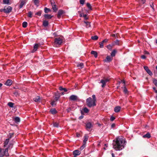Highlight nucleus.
I'll return each mask as SVG.
<instances>
[{"mask_svg": "<svg viewBox=\"0 0 157 157\" xmlns=\"http://www.w3.org/2000/svg\"><path fill=\"white\" fill-rule=\"evenodd\" d=\"M125 141L122 137L116 138L115 142L113 144V148L116 151H120L123 149L124 147Z\"/></svg>", "mask_w": 157, "mask_h": 157, "instance_id": "f257e3e1", "label": "nucleus"}, {"mask_svg": "<svg viewBox=\"0 0 157 157\" xmlns=\"http://www.w3.org/2000/svg\"><path fill=\"white\" fill-rule=\"evenodd\" d=\"M63 41V36L55 38L53 44L54 46L59 47L61 45Z\"/></svg>", "mask_w": 157, "mask_h": 157, "instance_id": "f03ea898", "label": "nucleus"}, {"mask_svg": "<svg viewBox=\"0 0 157 157\" xmlns=\"http://www.w3.org/2000/svg\"><path fill=\"white\" fill-rule=\"evenodd\" d=\"M86 104L90 108L94 107L96 105V102L93 100L91 97H89L86 99Z\"/></svg>", "mask_w": 157, "mask_h": 157, "instance_id": "7ed1b4c3", "label": "nucleus"}, {"mask_svg": "<svg viewBox=\"0 0 157 157\" xmlns=\"http://www.w3.org/2000/svg\"><path fill=\"white\" fill-rule=\"evenodd\" d=\"M59 96H56L55 98L51 100V105L52 107H55L56 105L57 102L59 100Z\"/></svg>", "mask_w": 157, "mask_h": 157, "instance_id": "20e7f679", "label": "nucleus"}, {"mask_svg": "<svg viewBox=\"0 0 157 157\" xmlns=\"http://www.w3.org/2000/svg\"><path fill=\"white\" fill-rule=\"evenodd\" d=\"M51 4L52 6V9L54 12H56L58 9L57 7L55 1L53 0H51L50 1Z\"/></svg>", "mask_w": 157, "mask_h": 157, "instance_id": "39448f33", "label": "nucleus"}, {"mask_svg": "<svg viewBox=\"0 0 157 157\" xmlns=\"http://www.w3.org/2000/svg\"><path fill=\"white\" fill-rule=\"evenodd\" d=\"M12 7L9 6H5L4 7V13H10L12 10Z\"/></svg>", "mask_w": 157, "mask_h": 157, "instance_id": "423d86ee", "label": "nucleus"}, {"mask_svg": "<svg viewBox=\"0 0 157 157\" xmlns=\"http://www.w3.org/2000/svg\"><path fill=\"white\" fill-rule=\"evenodd\" d=\"M86 127L87 130L90 131L91 130V128L93 127V125L90 122H88L86 123Z\"/></svg>", "mask_w": 157, "mask_h": 157, "instance_id": "0eeeda50", "label": "nucleus"}, {"mask_svg": "<svg viewBox=\"0 0 157 157\" xmlns=\"http://www.w3.org/2000/svg\"><path fill=\"white\" fill-rule=\"evenodd\" d=\"M109 79H101V81L100 82L102 84L101 87H104L106 85V82L109 81Z\"/></svg>", "mask_w": 157, "mask_h": 157, "instance_id": "6e6552de", "label": "nucleus"}, {"mask_svg": "<svg viewBox=\"0 0 157 157\" xmlns=\"http://www.w3.org/2000/svg\"><path fill=\"white\" fill-rule=\"evenodd\" d=\"M70 100L71 101H75L78 100V97L75 95H71L69 97Z\"/></svg>", "mask_w": 157, "mask_h": 157, "instance_id": "1a4fd4ad", "label": "nucleus"}, {"mask_svg": "<svg viewBox=\"0 0 157 157\" xmlns=\"http://www.w3.org/2000/svg\"><path fill=\"white\" fill-rule=\"evenodd\" d=\"M144 68L146 71L147 73L150 75L151 76L153 75L151 71L149 69L148 67L147 66H144Z\"/></svg>", "mask_w": 157, "mask_h": 157, "instance_id": "9d476101", "label": "nucleus"}, {"mask_svg": "<svg viewBox=\"0 0 157 157\" xmlns=\"http://www.w3.org/2000/svg\"><path fill=\"white\" fill-rule=\"evenodd\" d=\"M113 59V58L111 56H107L105 60L104 61V62H109L111 61Z\"/></svg>", "mask_w": 157, "mask_h": 157, "instance_id": "9b49d317", "label": "nucleus"}, {"mask_svg": "<svg viewBox=\"0 0 157 157\" xmlns=\"http://www.w3.org/2000/svg\"><path fill=\"white\" fill-rule=\"evenodd\" d=\"M40 44H35L34 46V47H33L34 48H33V50H32V52H34L36 51L37 50L38 48L39 47H40Z\"/></svg>", "mask_w": 157, "mask_h": 157, "instance_id": "f8f14e48", "label": "nucleus"}, {"mask_svg": "<svg viewBox=\"0 0 157 157\" xmlns=\"http://www.w3.org/2000/svg\"><path fill=\"white\" fill-rule=\"evenodd\" d=\"M73 155L75 156L79 155L81 154V152L78 150H75L73 151Z\"/></svg>", "mask_w": 157, "mask_h": 157, "instance_id": "ddd939ff", "label": "nucleus"}, {"mask_svg": "<svg viewBox=\"0 0 157 157\" xmlns=\"http://www.w3.org/2000/svg\"><path fill=\"white\" fill-rule=\"evenodd\" d=\"M50 112L53 115H54L57 113V111L55 108H52L50 110Z\"/></svg>", "mask_w": 157, "mask_h": 157, "instance_id": "4468645a", "label": "nucleus"}, {"mask_svg": "<svg viewBox=\"0 0 157 157\" xmlns=\"http://www.w3.org/2000/svg\"><path fill=\"white\" fill-rule=\"evenodd\" d=\"M26 2L25 1H20V4L19 5L18 8L19 9L22 8L24 5H25Z\"/></svg>", "mask_w": 157, "mask_h": 157, "instance_id": "2eb2a0df", "label": "nucleus"}, {"mask_svg": "<svg viewBox=\"0 0 157 157\" xmlns=\"http://www.w3.org/2000/svg\"><path fill=\"white\" fill-rule=\"evenodd\" d=\"M64 13V11L63 10H59L58 12L57 17L58 18L61 17V15Z\"/></svg>", "mask_w": 157, "mask_h": 157, "instance_id": "dca6fc26", "label": "nucleus"}, {"mask_svg": "<svg viewBox=\"0 0 157 157\" xmlns=\"http://www.w3.org/2000/svg\"><path fill=\"white\" fill-rule=\"evenodd\" d=\"M12 83V80L9 79H8L5 83V84L8 86H11Z\"/></svg>", "mask_w": 157, "mask_h": 157, "instance_id": "f3484780", "label": "nucleus"}, {"mask_svg": "<svg viewBox=\"0 0 157 157\" xmlns=\"http://www.w3.org/2000/svg\"><path fill=\"white\" fill-rule=\"evenodd\" d=\"M121 107L119 106L115 107L114 109V111L116 113H118L121 110Z\"/></svg>", "mask_w": 157, "mask_h": 157, "instance_id": "a211bd4d", "label": "nucleus"}, {"mask_svg": "<svg viewBox=\"0 0 157 157\" xmlns=\"http://www.w3.org/2000/svg\"><path fill=\"white\" fill-rule=\"evenodd\" d=\"M34 101L36 102H40V96H37L35 98L33 99Z\"/></svg>", "mask_w": 157, "mask_h": 157, "instance_id": "6ab92c4d", "label": "nucleus"}, {"mask_svg": "<svg viewBox=\"0 0 157 157\" xmlns=\"http://www.w3.org/2000/svg\"><path fill=\"white\" fill-rule=\"evenodd\" d=\"M88 138H89V136L87 135H86V134L84 136V138L83 140V143H86V141L88 140Z\"/></svg>", "mask_w": 157, "mask_h": 157, "instance_id": "aec40b11", "label": "nucleus"}, {"mask_svg": "<svg viewBox=\"0 0 157 157\" xmlns=\"http://www.w3.org/2000/svg\"><path fill=\"white\" fill-rule=\"evenodd\" d=\"M49 23L48 21L46 20H44L43 22V25L44 27H46L48 25Z\"/></svg>", "mask_w": 157, "mask_h": 157, "instance_id": "412c9836", "label": "nucleus"}, {"mask_svg": "<svg viewBox=\"0 0 157 157\" xmlns=\"http://www.w3.org/2000/svg\"><path fill=\"white\" fill-rule=\"evenodd\" d=\"M10 141V139L9 138L6 139V140L4 142V147H5L8 144L9 142Z\"/></svg>", "mask_w": 157, "mask_h": 157, "instance_id": "4be33fe9", "label": "nucleus"}, {"mask_svg": "<svg viewBox=\"0 0 157 157\" xmlns=\"http://www.w3.org/2000/svg\"><path fill=\"white\" fill-rule=\"evenodd\" d=\"M13 120L16 123L19 122L20 121V119L18 117H15L13 119Z\"/></svg>", "mask_w": 157, "mask_h": 157, "instance_id": "5701e85b", "label": "nucleus"}, {"mask_svg": "<svg viewBox=\"0 0 157 157\" xmlns=\"http://www.w3.org/2000/svg\"><path fill=\"white\" fill-rule=\"evenodd\" d=\"M151 137V135L149 132H147L146 134L143 136V137L144 138H149Z\"/></svg>", "mask_w": 157, "mask_h": 157, "instance_id": "b1692460", "label": "nucleus"}, {"mask_svg": "<svg viewBox=\"0 0 157 157\" xmlns=\"http://www.w3.org/2000/svg\"><path fill=\"white\" fill-rule=\"evenodd\" d=\"M91 54L92 55H93L96 58L98 56V53L96 52L92 51L91 52Z\"/></svg>", "mask_w": 157, "mask_h": 157, "instance_id": "393cba45", "label": "nucleus"}, {"mask_svg": "<svg viewBox=\"0 0 157 157\" xmlns=\"http://www.w3.org/2000/svg\"><path fill=\"white\" fill-rule=\"evenodd\" d=\"M77 67L79 68H82L84 67V64L83 63H81L78 64Z\"/></svg>", "mask_w": 157, "mask_h": 157, "instance_id": "a878e982", "label": "nucleus"}, {"mask_svg": "<svg viewBox=\"0 0 157 157\" xmlns=\"http://www.w3.org/2000/svg\"><path fill=\"white\" fill-rule=\"evenodd\" d=\"M117 52V51L116 50H113L111 53V56L112 57H114L115 56Z\"/></svg>", "mask_w": 157, "mask_h": 157, "instance_id": "bb28decb", "label": "nucleus"}, {"mask_svg": "<svg viewBox=\"0 0 157 157\" xmlns=\"http://www.w3.org/2000/svg\"><path fill=\"white\" fill-rule=\"evenodd\" d=\"M8 148H7L5 149V151H4V155L6 156H8L9 155V154L8 152Z\"/></svg>", "mask_w": 157, "mask_h": 157, "instance_id": "cd10ccee", "label": "nucleus"}, {"mask_svg": "<svg viewBox=\"0 0 157 157\" xmlns=\"http://www.w3.org/2000/svg\"><path fill=\"white\" fill-rule=\"evenodd\" d=\"M14 104L12 102H9L8 103L7 105L10 107L13 108V107Z\"/></svg>", "mask_w": 157, "mask_h": 157, "instance_id": "c85d7f7f", "label": "nucleus"}, {"mask_svg": "<svg viewBox=\"0 0 157 157\" xmlns=\"http://www.w3.org/2000/svg\"><path fill=\"white\" fill-rule=\"evenodd\" d=\"M80 17H83L85 19V20H87L88 19V17H87V15L86 14H81L80 15Z\"/></svg>", "mask_w": 157, "mask_h": 157, "instance_id": "c756f323", "label": "nucleus"}, {"mask_svg": "<svg viewBox=\"0 0 157 157\" xmlns=\"http://www.w3.org/2000/svg\"><path fill=\"white\" fill-rule=\"evenodd\" d=\"M86 143H83V144L82 145V146L79 149L80 151L82 150L86 147Z\"/></svg>", "mask_w": 157, "mask_h": 157, "instance_id": "7c9ffc66", "label": "nucleus"}, {"mask_svg": "<svg viewBox=\"0 0 157 157\" xmlns=\"http://www.w3.org/2000/svg\"><path fill=\"white\" fill-rule=\"evenodd\" d=\"M28 23L27 22L24 21L22 24V27L24 28H25L27 27Z\"/></svg>", "mask_w": 157, "mask_h": 157, "instance_id": "2f4dec72", "label": "nucleus"}, {"mask_svg": "<svg viewBox=\"0 0 157 157\" xmlns=\"http://www.w3.org/2000/svg\"><path fill=\"white\" fill-rule=\"evenodd\" d=\"M83 111L85 113H87L89 111V110L86 107H84L83 109Z\"/></svg>", "mask_w": 157, "mask_h": 157, "instance_id": "473e14b6", "label": "nucleus"}, {"mask_svg": "<svg viewBox=\"0 0 157 157\" xmlns=\"http://www.w3.org/2000/svg\"><path fill=\"white\" fill-rule=\"evenodd\" d=\"M98 37L97 36H92L91 39L94 40H96L98 39Z\"/></svg>", "mask_w": 157, "mask_h": 157, "instance_id": "72a5a7b5", "label": "nucleus"}, {"mask_svg": "<svg viewBox=\"0 0 157 157\" xmlns=\"http://www.w3.org/2000/svg\"><path fill=\"white\" fill-rule=\"evenodd\" d=\"M34 4L37 6H38L39 3V0H33Z\"/></svg>", "mask_w": 157, "mask_h": 157, "instance_id": "f704fd0d", "label": "nucleus"}, {"mask_svg": "<svg viewBox=\"0 0 157 157\" xmlns=\"http://www.w3.org/2000/svg\"><path fill=\"white\" fill-rule=\"evenodd\" d=\"M153 82L157 87V79L155 78L153 79Z\"/></svg>", "mask_w": 157, "mask_h": 157, "instance_id": "c9c22d12", "label": "nucleus"}, {"mask_svg": "<svg viewBox=\"0 0 157 157\" xmlns=\"http://www.w3.org/2000/svg\"><path fill=\"white\" fill-rule=\"evenodd\" d=\"M84 22L86 24V27L87 28H88L90 26V23L89 22H88V21H84Z\"/></svg>", "mask_w": 157, "mask_h": 157, "instance_id": "e433bc0d", "label": "nucleus"}, {"mask_svg": "<svg viewBox=\"0 0 157 157\" xmlns=\"http://www.w3.org/2000/svg\"><path fill=\"white\" fill-rule=\"evenodd\" d=\"M86 6L90 10H92V7L90 4L89 3H86Z\"/></svg>", "mask_w": 157, "mask_h": 157, "instance_id": "4c0bfd02", "label": "nucleus"}, {"mask_svg": "<svg viewBox=\"0 0 157 157\" xmlns=\"http://www.w3.org/2000/svg\"><path fill=\"white\" fill-rule=\"evenodd\" d=\"M32 13L31 11H29L28 13V14L27 15V16L28 17H29L30 18H32Z\"/></svg>", "mask_w": 157, "mask_h": 157, "instance_id": "58836bf2", "label": "nucleus"}, {"mask_svg": "<svg viewBox=\"0 0 157 157\" xmlns=\"http://www.w3.org/2000/svg\"><path fill=\"white\" fill-rule=\"evenodd\" d=\"M104 43L102 42H101L99 43V44L100 45V47L101 48H102L104 47L103 45Z\"/></svg>", "mask_w": 157, "mask_h": 157, "instance_id": "ea45409f", "label": "nucleus"}, {"mask_svg": "<svg viewBox=\"0 0 157 157\" xmlns=\"http://www.w3.org/2000/svg\"><path fill=\"white\" fill-rule=\"evenodd\" d=\"M3 2L5 4H10L9 0H3Z\"/></svg>", "mask_w": 157, "mask_h": 157, "instance_id": "a19ab883", "label": "nucleus"}, {"mask_svg": "<svg viewBox=\"0 0 157 157\" xmlns=\"http://www.w3.org/2000/svg\"><path fill=\"white\" fill-rule=\"evenodd\" d=\"M42 11L40 10L37 12L36 13V15L39 16H40L42 13Z\"/></svg>", "mask_w": 157, "mask_h": 157, "instance_id": "79ce46f5", "label": "nucleus"}, {"mask_svg": "<svg viewBox=\"0 0 157 157\" xmlns=\"http://www.w3.org/2000/svg\"><path fill=\"white\" fill-rule=\"evenodd\" d=\"M53 126L56 127H58L59 126V124L57 122H54L53 123Z\"/></svg>", "mask_w": 157, "mask_h": 157, "instance_id": "37998d69", "label": "nucleus"}, {"mask_svg": "<svg viewBox=\"0 0 157 157\" xmlns=\"http://www.w3.org/2000/svg\"><path fill=\"white\" fill-rule=\"evenodd\" d=\"M44 11L45 13H48L49 12V8H48L46 7H45L44 9Z\"/></svg>", "mask_w": 157, "mask_h": 157, "instance_id": "c03bdc74", "label": "nucleus"}, {"mask_svg": "<svg viewBox=\"0 0 157 157\" xmlns=\"http://www.w3.org/2000/svg\"><path fill=\"white\" fill-rule=\"evenodd\" d=\"M107 48L108 49L110 50H111L112 48V46L110 44H109L106 46Z\"/></svg>", "mask_w": 157, "mask_h": 157, "instance_id": "a18cd8bd", "label": "nucleus"}, {"mask_svg": "<svg viewBox=\"0 0 157 157\" xmlns=\"http://www.w3.org/2000/svg\"><path fill=\"white\" fill-rule=\"evenodd\" d=\"M44 16L45 19H49V14H45L44 15Z\"/></svg>", "mask_w": 157, "mask_h": 157, "instance_id": "49530a36", "label": "nucleus"}, {"mask_svg": "<svg viewBox=\"0 0 157 157\" xmlns=\"http://www.w3.org/2000/svg\"><path fill=\"white\" fill-rule=\"evenodd\" d=\"M14 135L13 133H9V139L13 137Z\"/></svg>", "mask_w": 157, "mask_h": 157, "instance_id": "de8ad7c7", "label": "nucleus"}, {"mask_svg": "<svg viewBox=\"0 0 157 157\" xmlns=\"http://www.w3.org/2000/svg\"><path fill=\"white\" fill-rule=\"evenodd\" d=\"M124 92L125 94H127L128 93V90L125 87H124Z\"/></svg>", "mask_w": 157, "mask_h": 157, "instance_id": "09e8293b", "label": "nucleus"}, {"mask_svg": "<svg viewBox=\"0 0 157 157\" xmlns=\"http://www.w3.org/2000/svg\"><path fill=\"white\" fill-rule=\"evenodd\" d=\"M85 0H80L79 2L81 4L83 5L84 4Z\"/></svg>", "mask_w": 157, "mask_h": 157, "instance_id": "8fccbe9b", "label": "nucleus"}, {"mask_svg": "<svg viewBox=\"0 0 157 157\" xmlns=\"http://www.w3.org/2000/svg\"><path fill=\"white\" fill-rule=\"evenodd\" d=\"M92 97L93 98V100H94V101L96 102V97L95 95L93 94L92 96Z\"/></svg>", "mask_w": 157, "mask_h": 157, "instance_id": "3c124183", "label": "nucleus"}, {"mask_svg": "<svg viewBox=\"0 0 157 157\" xmlns=\"http://www.w3.org/2000/svg\"><path fill=\"white\" fill-rule=\"evenodd\" d=\"M13 94L16 96L17 97L19 95L17 91H16L13 93Z\"/></svg>", "mask_w": 157, "mask_h": 157, "instance_id": "603ef678", "label": "nucleus"}, {"mask_svg": "<svg viewBox=\"0 0 157 157\" xmlns=\"http://www.w3.org/2000/svg\"><path fill=\"white\" fill-rule=\"evenodd\" d=\"M121 82H122V83L123 84V85L124 86L125 85V81L124 80H121L120 81H119V84H120L121 83Z\"/></svg>", "mask_w": 157, "mask_h": 157, "instance_id": "864d4df0", "label": "nucleus"}, {"mask_svg": "<svg viewBox=\"0 0 157 157\" xmlns=\"http://www.w3.org/2000/svg\"><path fill=\"white\" fill-rule=\"evenodd\" d=\"M108 40L107 39H105V40H103V41H102L104 43H107L108 42Z\"/></svg>", "mask_w": 157, "mask_h": 157, "instance_id": "5fc2aeb1", "label": "nucleus"}, {"mask_svg": "<svg viewBox=\"0 0 157 157\" xmlns=\"http://www.w3.org/2000/svg\"><path fill=\"white\" fill-rule=\"evenodd\" d=\"M115 117L112 116L110 117V120L111 121H113V120H115Z\"/></svg>", "mask_w": 157, "mask_h": 157, "instance_id": "6e6d98bb", "label": "nucleus"}, {"mask_svg": "<svg viewBox=\"0 0 157 157\" xmlns=\"http://www.w3.org/2000/svg\"><path fill=\"white\" fill-rule=\"evenodd\" d=\"M115 43L116 45H119V41L118 40H117L115 41Z\"/></svg>", "mask_w": 157, "mask_h": 157, "instance_id": "4d7b16f0", "label": "nucleus"}, {"mask_svg": "<svg viewBox=\"0 0 157 157\" xmlns=\"http://www.w3.org/2000/svg\"><path fill=\"white\" fill-rule=\"evenodd\" d=\"M140 2L144 4L146 0H139Z\"/></svg>", "mask_w": 157, "mask_h": 157, "instance_id": "13d9d810", "label": "nucleus"}, {"mask_svg": "<svg viewBox=\"0 0 157 157\" xmlns=\"http://www.w3.org/2000/svg\"><path fill=\"white\" fill-rule=\"evenodd\" d=\"M64 88H63L62 86H60L59 88V89L61 91H62L63 90H64Z\"/></svg>", "mask_w": 157, "mask_h": 157, "instance_id": "bf43d9fd", "label": "nucleus"}, {"mask_svg": "<svg viewBox=\"0 0 157 157\" xmlns=\"http://www.w3.org/2000/svg\"><path fill=\"white\" fill-rule=\"evenodd\" d=\"M141 58L143 59H144L146 58V57L145 55H143L141 56Z\"/></svg>", "mask_w": 157, "mask_h": 157, "instance_id": "052dcab7", "label": "nucleus"}, {"mask_svg": "<svg viewBox=\"0 0 157 157\" xmlns=\"http://www.w3.org/2000/svg\"><path fill=\"white\" fill-rule=\"evenodd\" d=\"M111 155H112V157H115L114 153H113L112 151H111Z\"/></svg>", "mask_w": 157, "mask_h": 157, "instance_id": "680f3d73", "label": "nucleus"}, {"mask_svg": "<svg viewBox=\"0 0 157 157\" xmlns=\"http://www.w3.org/2000/svg\"><path fill=\"white\" fill-rule=\"evenodd\" d=\"M150 6L153 9H154V5L153 3H152V4L150 5Z\"/></svg>", "mask_w": 157, "mask_h": 157, "instance_id": "e2e57ef3", "label": "nucleus"}, {"mask_svg": "<svg viewBox=\"0 0 157 157\" xmlns=\"http://www.w3.org/2000/svg\"><path fill=\"white\" fill-rule=\"evenodd\" d=\"M107 147V144H105V147H104V150H106V147Z\"/></svg>", "mask_w": 157, "mask_h": 157, "instance_id": "0e129e2a", "label": "nucleus"}, {"mask_svg": "<svg viewBox=\"0 0 157 157\" xmlns=\"http://www.w3.org/2000/svg\"><path fill=\"white\" fill-rule=\"evenodd\" d=\"M4 8L3 9H0V11L1 12H4Z\"/></svg>", "mask_w": 157, "mask_h": 157, "instance_id": "69168bd1", "label": "nucleus"}, {"mask_svg": "<svg viewBox=\"0 0 157 157\" xmlns=\"http://www.w3.org/2000/svg\"><path fill=\"white\" fill-rule=\"evenodd\" d=\"M115 126V124H113L111 125V127L112 128H114Z\"/></svg>", "mask_w": 157, "mask_h": 157, "instance_id": "338daca9", "label": "nucleus"}, {"mask_svg": "<svg viewBox=\"0 0 157 157\" xmlns=\"http://www.w3.org/2000/svg\"><path fill=\"white\" fill-rule=\"evenodd\" d=\"M111 36H112L113 37H115L116 36L114 34H112L111 35Z\"/></svg>", "mask_w": 157, "mask_h": 157, "instance_id": "774afa93", "label": "nucleus"}]
</instances>
